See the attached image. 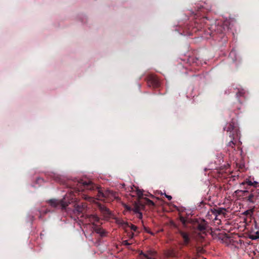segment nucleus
I'll return each mask as SVG.
<instances>
[{
  "instance_id": "4be33fe9",
  "label": "nucleus",
  "mask_w": 259,
  "mask_h": 259,
  "mask_svg": "<svg viewBox=\"0 0 259 259\" xmlns=\"http://www.w3.org/2000/svg\"><path fill=\"white\" fill-rule=\"evenodd\" d=\"M50 211V210H48V209H46L45 210H41L40 211V217L39 218H41L42 215H44L46 214L48 212Z\"/></svg>"
},
{
  "instance_id": "b1692460",
  "label": "nucleus",
  "mask_w": 259,
  "mask_h": 259,
  "mask_svg": "<svg viewBox=\"0 0 259 259\" xmlns=\"http://www.w3.org/2000/svg\"><path fill=\"white\" fill-rule=\"evenodd\" d=\"M180 220H181V222H182L184 225H185V224H186V220H185L184 218L181 217V218H180Z\"/></svg>"
},
{
  "instance_id": "9d476101",
  "label": "nucleus",
  "mask_w": 259,
  "mask_h": 259,
  "mask_svg": "<svg viewBox=\"0 0 259 259\" xmlns=\"http://www.w3.org/2000/svg\"><path fill=\"white\" fill-rule=\"evenodd\" d=\"M84 219L88 220V221L92 223L93 225L96 222L99 221V218L95 214H85Z\"/></svg>"
},
{
  "instance_id": "f3484780",
  "label": "nucleus",
  "mask_w": 259,
  "mask_h": 259,
  "mask_svg": "<svg viewBox=\"0 0 259 259\" xmlns=\"http://www.w3.org/2000/svg\"><path fill=\"white\" fill-rule=\"evenodd\" d=\"M120 224L124 228H127L130 227V224L128 222H125L123 221H122L120 223Z\"/></svg>"
},
{
  "instance_id": "9b49d317",
  "label": "nucleus",
  "mask_w": 259,
  "mask_h": 259,
  "mask_svg": "<svg viewBox=\"0 0 259 259\" xmlns=\"http://www.w3.org/2000/svg\"><path fill=\"white\" fill-rule=\"evenodd\" d=\"M207 227V224L204 220H203L202 222L198 224L197 229L200 231H204L206 230Z\"/></svg>"
},
{
  "instance_id": "7ed1b4c3",
  "label": "nucleus",
  "mask_w": 259,
  "mask_h": 259,
  "mask_svg": "<svg viewBox=\"0 0 259 259\" xmlns=\"http://www.w3.org/2000/svg\"><path fill=\"white\" fill-rule=\"evenodd\" d=\"M224 130L226 131L227 134L231 138V141L228 143V146L233 148L236 145V139L239 136V130L236 120L232 119L231 121L227 123L224 127Z\"/></svg>"
},
{
  "instance_id": "6e6552de",
  "label": "nucleus",
  "mask_w": 259,
  "mask_h": 259,
  "mask_svg": "<svg viewBox=\"0 0 259 259\" xmlns=\"http://www.w3.org/2000/svg\"><path fill=\"white\" fill-rule=\"evenodd\" d=\"M50 204L53 207L61 206L62 209H65L68 204L62 200H58L56 199H51L49 201Z\"/></svg>"
},
{
  "instance_id": "393cba45",
  "label": "nucleus",
  "mask_w": 259,
  "mask_h": 259,
  "mask_svg": "<svg viewBox=\"0 0 259 259\" xmlns=\"http://www.w3.org/2000/svg\"><path fill=\"white\" fill-rule=\"evenodd\" d=\"M164 195H165V197L168 199V200H171L172 197L171 196L166 195L165 193Z\"/></svg>"
},
{
  "instance_id": "412c9836",
  "label": "nucleus",
  "mask_w": 259,
  "mask_h": 259,
  "mask_svg": "<svg viewBox=\"0 0 259 259\" xmlns=\"http://www.w3.org/2000/svg\"><path fill=\"white\" fill-rule=\"evenodd\" d=\"M54 180L58 182L62 183L61 178L58 176H54Z\"/></svg>"
},
{
  "instance_id": "2eb2a0df",
  "label": "nucleus",
  "mask_w": 259,
  "mask_h": 259,
  "mask_svg": "<svg viewBox=\"0 0 259 259\" xmlns=\"http://www.w3.org/2000/svg\"><path fill=\"white\" fill-rule=\"evenodd\" d=\"M241 184L243 185H247L248 186H251L252 185V181L249 179H246Z\"/></svg>"
},
{
  "instance_id": "0eeeda50",
  "label": "nucleus",
  "mask_w": 259,
  "mask_h": 259,
  "mask_svg": "<svg viewBox=\"0 0 259 259\" xmlns=\"http://www.w3.org/2000/svg\"><path fill=\"white\" fill-rule=\"evenodd\" d=\"M147 84L150 87L157 88L160 86V81L157 76L150 74L147 77Z\"/></svg>"
},
{
  "instance_id": "bb28decb",
  "label": "nucleus",
  "mask_w": 259,
  "mask_h": 259,
  "mask_svg": "<svg viewBox=\"0 0 259 259\" xmlns=\"http://www.w3.org/2000/svg\"><path fill=\"white\" fill-rule=\"evenodd\" d=\"M42 180H42V179H41V178H38V179H37V181H42Z\"/></svg>"
},
{
  "instance_id": "dca6fc26",
  "label": "nucleus",
  "mask_w": 259,
  "mask_h": 259,
  "mask_svg": "<svg viewBox=\"0 0 259 259\" xmlns=\"http://www.w3.org/2000/svg\"><path fill=\"white\" fill-rule=\"evenodd\" d=\"M168 255L169 256H176V251L173 249H170L168 252Z\"/></svg>"
},
{
  "instance_id": "20e7f679",
  "label": "nucleus",
  "mask_w": 259,
  "mask_h": 259,
  "mask_svg": "<svg viewBox=\"0 0 259 259\" xmlns=\"http://www.w3.org/2000/svg\"><path fill=\"white\" fill-rule=\"evenodd\" d=\"M244 198L247 202L255 204L259 202V188H252L243 192Z\"/></svg>"
},
{
  "instance_id": "cd10ccee",
  "label": "nucleus",
  "mask_w": 259,
  "mask_h": 259,
  "mask_svg": "<svg viewBox=\"0 0 259 259\" xmlns=\"http://www.w3.org/2000/svg\"><path fill=\"white\" fill-rule=\"evenodd\" d=\"M221 32H223V30L222 29L220 30Z\"/></svg>"
},
{
  "instance_id": "5701e85b",
  "label": "nucleus",
  "mask_w": 259,
  "mask_h": 259,
  "mask_svg": "<svg viewBox=\"0 0 259 259\" xmlns=\"http://www.w3.org/2000/svg\"><path fill=\"white\" fill-rule=\"evenodd\" d=\"M122 244L125 246H128L131 245V243H128L127 240H124L122 242Z\"/></svg>"
},
{
  "instance_id": "423d86ee",
  "label": "nucleus",
  "mask_w": 259,
  "mask_h": 259,
  "mask_svg": "<svg viewBox=\"0 0 259 259\" xmlns=\"http://www.w3.org/2000/svg\"><path fill=\"white\" fill-rule=\"evenodd\" d=\"M174 227L177 230V233L179 234L183 238V242L180 243L183 246H187L190 242V234L188 232L183 231L180 229L176 224H174Z\"/></svg>"
},
{
  "instance_id": "f03ea898",
  "label": "nucleus",
  "mask_w": 259,
  "mask_h": 259,
  "mask_svg": "<svg viewBox=\"0 0 259 259\" xmlns=\"http://www.w3.org/2000/svg\"><path fill=\"white\" fill-rule=\"evenodd\" d=\"M136 194L138 197L133 204V208L129 207H127V209L130 210H133L135 213L137 214V217L138 218L142 219L143 214L141 211L145 209V205L154 206L155 204L153 201L148 198H144L143 200L142 197L143 194L142 191L140 190L137 189Z\"/></svg>"
},
{
  "instance_id": "ddd939ff",
  "label": "nucleus",
  "mask_w": 259,
  "mask_h": 259,
  "mask_svg": "<svg viewBox=\"0 0 259 259\" xmlns=\"http://www.w3.org/2000/svg\"><path fill=\"white\" fill-rule=\"evenodd\" d=\"M225 209L222 208H218L217 209H214L212 210L213 213H214L215 215L217 214H223L224 213Z\"/></svg>"
},
{
  "instance_id": "1a4fd4ad",
  "label": "nucleus",
  "mask_w": 259,
  "mask_h": 259,
  "mask_svg": "<svg viewBox=\"0 0 259 259\" xmlns=\"http://www.w3.org/2000/svg\"><path fill=\"white\" fill-rule=\"evenodd\" d=\"M140 254L143 255L147 259H156V252L154 250H150L145 253L142 251Z\"/></svg>"
},
{
  "instance_id": "4468645a",
  "label": "nucleus",
  "mask_w": 259,
  "mask_h": 259,
  "mask_svg": "<svg viewBox=\"0 0 259 259\" xmlns=\"http://www.w3.org/2000/svg\"><path fill=\"white\" fill-rule=\"evenodd\" d=\"M249 238L252 240H256L259 238V232L257 231L254 234L250 235Z\"/></svg>"
},
{
  "instance_id": "39448f33",
  "label": "nucleus",
  "mask_w": 259,
  "mask_h": 259,
  "mask_svg": "<svg viewBox=\"0 0 259 259\" xmlns=\"http://www.w3.org/2000/svg\"><path fill=\"white\" fill-rule=\"evenodd\" d=\"M87 205L85 203H80L74 205V213L78 219L84 218L87 211Z\"/></svg>"
},
{
  "instance_id": "6ab92c4d",
  "label": "nucleus",
  "mask_w": 259,
  "mask_h": 259,
  "mask_svg": "<svg viewBox=\"0 0 259 259\" xmlns=\"http://www.w3.org/2000/svg\"><path fill=\"white\" fill-rule=\"evenodd\" d=\"M129 227L131 228L132 230H133L134 232H136L138 229L137 226L133 224H130Z\"/></svg>"
},
{
  "instance_id": "a211bd4d",
  "label": "nucleus",
  "mask_w": 259,
  "mask_h": 259,
  "mask_svg": "<svg viewBox=\"0 0 259 259\" xmlns=\"http://www.w3.org/2000/svg\"><path fill=\"white\" fill-rule=\"evenodd\" d=\"M244 94V92L243 91V90H241V91H239L237 93H236V96L237 97H241V96H243Z\"/></svg>"
},
{
  "instance_id": "f257e3e1",
  "label": "nucleus",
  "mask_w": 259,
  "mask_h": 259,
  "mask_svg": "<svg viewBox=\"0 0 259 259\" xmlns=\"http://www.w3.org/2000/svg\"><path fill=\"white\" fill-rule=\"evenodd\" d=\"M67 186L76 193L85 190L88 191V194H83L82 197L88 201L95 202L97 207L103 215L109 216L111 214L110 210L105 205L96 202V200L110 202L116 198V192L109 190H104L91 181L87 182L83 180L75 179L69 181L67 183Z\"/></svg>"
},
{
  "instance_id": "f8f14e48",
  "label": "nucleus",
  "mask_w": 259,
  "mask_h": 259,
  "mask_svg": "<svg viewBox=\"0 0 259 259\" xmlns=\"http://www.w3.org/2000/svg\"><path fill=\"white\" fill-rule=\"evenodd\" d=\"M94 230L97 233L99 234L101 237H104L105 236V234H106L105 231L100 227H97L96 226L94 228Z\"/></svg>"
},
{
  "instance_id": "aec40b11",
  "label": "nucleus",
  "mask_w": 259,
  "mask_h": 259,
  "mask_svg": "<svg viewBox=\"0 0 259 259\" xmlns=\"http://www.w3.org/2000/svg\"><path fill=\"white\" fill-rule=\"evenodd\" d=\"M251 186H253V188H259V184L256 181L252 182V185Z\"/></svg>"
},
{
  "instance_id": "a878e982",
  "label": "nucleus",
  "mask_w": 259,
  "mask_h": 259,
  "mask_svg": "<svg viewBox=\"0 0 259 259\" xmlns=\"http://www.w3.org/2000/svg\"><path fill=\"white\" fill-rule=\"evenodd\" d=\"M134 236V233L133 232H132L131 233H130L129 234V238L132 239Z\"/></svg>"
}]
</instances>
